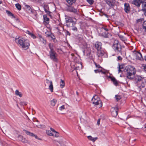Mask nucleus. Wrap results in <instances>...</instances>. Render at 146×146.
Returning a JSON list of instances; mask_svg holds the SVG:
<instances>
[{
    "instance_id": "nucleus-1",
    "label": "nucleus",
    "mask_w": 146,
    "mask_h": 146,
    "mask_svg": "<svg viewBox=\"0 0 146 146\" xmlns=\"http://www.w3.org/2000/svg\"><path fill=\"white\" fill-rule=\"evenodd\" d=\"M15 41L17 44L23 49L26 50L29 48L30 43L28 40L18 37L16 38Z\"/></svg>"
},
{
    "instance_id": "nucleus-27",
    "label": "nucleus",
    "mask_w": 146,
    "mask_h": 146,
    "mask_svg": "<svg viewBox=\"0 0 146 146\" xmlns=\"http://www.w3.org/2000/svg\"><path fill=\"white\" fill-rule=\"evenodd\" d=\"M111 81H113V84L116 86H117L118 84V83L115 79L114 77H111Z\"/></svg>"
},
{
    "instance_id": "nucleus-43",
    "label": "nucleus",
    "mask_w": 146,
    "mask_h": 146,
    "mask_svg": "<svg viewBox=\"0 0 146 146\" xmlns=\"http://www.w3.org/2000/svg\"><path fill=\"white\" fill-rule=\"evenodd\" d=\"M21 141L25 143H27V141L26 140L25 138H24L23 139H21Z\"/></svg>"
},
{
    "instance_id": "nucleus-59",
    "label": "nucleus",
    "mask_w": 146,
    "mask_h": 146,
    "mask_svg": "<svg viewBox=\"0 0 146 146\" xmlns=\"http://www.w3.org/2000/svg\"><path fill=\"white\" fill-rule=\"evenodd\" d=\"M2 2L1 1H0V4H2Z\"/></svg>"
},
{
    "instance_id": "nucleus-34",
    "label": "nucleus",
    "mask_w": 146,
    "mask_h": 146,
    "mask_svg": "<svg viewBox=\"0 0 146 146\" xmlns=\"http://www.w3.org/2000/svg\"><path fill=\"white\" fill-rule=\"evenodd\" d=\"M119 38H121V40L123 41H125L126 39L124 38L123 36L119 35Z\"/></svg>"
},
{
    "instance_id": "nucleus-42",
    "label": "nucleus",
    "mask_w": 146,
    "mask_h": 146,
    "mask_svg": "<svg viewBox=\"0 0 146 146\" xmlns=\"http://www.w3.org/2000/svg\"><path fill=\"white\" fill-rule=\"evenodd\" d=\"M72 29L75 31H77V29L76 27L73 26L72 28Z\"/></svg>"
},
{
    "instance_id": "nucleus-14",
    "label": "nucleus",
    "mask_w": 146,
    "mask_h": 146,
    "mask_svg": "<svg viewBox=\"0 0 146 146\" xmlns=\"http://www.w3.org/2000/svg\"><path fill=\"white\" fill-rule=\"evenodd\" d=\"M23 131H25V133L28 135H29L30 136H35L36 138H37V136L36 135H35V134H34L33 133H31L30 132H29L25 130H24Z\"/></svg>"
},
{
    "instance_id": "nucleus-17",
    "label": "nucleus",
    "mask_w": 146,
    "mask_h": 146,
    "mask_svg": "<svg viewBox=\"0 0 146 146\" xmlns=\"http://www.w3.org/2000/svg\"><path fill=\"white\" fill-rule=\"evenodd\" d=\"M83 52L84 54L86 53L87 56H89L90 54L91 51L89 48H88V49H87V50H85L83 51Z\"/></svg>"
},
{
    "instance_id": "nucleus-30",
    "label": "nucleus",
    "mask_w": 146,
    "mask_h": 146,
    "mask_svg": "<svg viewBox=\"0 0 146 146\" xmlns=\"http://www.w3.org/2000/svg\"><path fill=\"white\" fill-rule=\"evenodd\" d=\"M46 134L49 136H53L54 134H53L51 132V131L50 130L46 131Z\"/></svg>"
},
{
    "instance_id": "nucleus-54",
    "label": "nucleus",
    "mask_w": 146,
    "mask_h": 146,
    "mask_svg": "<svg viewBox=\"0 0 146 146\" xmlns=\"http://www.w3.org/2000/svg\"><path fill=\"white\" fill-rule=\"evenodd\" d=\"M42 39L43 40V43L44 44H46V41L45 40H44V39L43 38Z\"/></svg>"
},
{
    "instance_id": "nucleus-53",
    "label": "nucleus",
    "mask_w": 146,
    "mask_h": 146,
    "mask_svg": "<svg viewBox=\"0 0 146 146\" xmlns=\"http://www.w3.org/2000/svg\"><path fill=\"white\" fill-rule=\"evenodd\" d=\"M7 14L9 15L10 14H12V13L9 11H7Z\"/></svg>"
},
{
    "instance_id": "nucleus-3",
    "label": "nucleus",
    "mask_w": 146,
    "mask_h": 146,
    "mask_svg": "<svg viewBox=\"0 0 146 146\" xmlns=\"http://www.w3.org/2000/svg\"><path fill=\"white\" fill-rule=\"evenodd\" d=\"M49 46L50 49L49 51V56L50 59L54 62H57L58 61V59L57 58V54L54 50L53 45L50 43L49 44Z\"/></svg>"
},
{
    "instance_id": "nucleus-11",
    "label": "nucleus",
    "mask_w": 146,
    "mask_h": 146,
    "mask_svg": "<svg viewBox=\"0 0 146 146\" xmlns=\"http://www.w3.org/2000/svg\"><path fill=\"white\" fill-rule=\"evenodd\" d=\"M67 10L68 11L74 13H76L77 12V10L72 6H68L67 8Z\"/></svg>"
},
{
    "instance_id": "nucleus-29",
    "label": "nucleus",
    "mask_w": 146,
    "mask_h": 146,
    "mask_svg": "<svg viewBox=\"0 0 146 146\" xmlns=\"http://www.w3.org/2000/svg\"><path fill=\"white\" fill-rule=\"evenodd\" d=\"M115 98L117 101H118L121 99V96L119 95H116L115 96Z\"/></svg>"
},
{
    "instance_id": "nucleus-8",
    "label": "nucleus",
    "mask_w": 146,
    "mask_h": 146,
    "mask_svg": "<svg viewBox=\"0 0 146 146\" xmlns=\"http://www.w3.org/2000/svg\"><path fill=\"white\" fill-rule=\"evenodd\" d=\"M141 3L142 9L141 10L144 13V15L146 16V0H143Z\"/></svg>"
},
{
    "instance_id": "nucleus-49",
    "label": "nucleus",
    "mask_w": 146,
    "mask_h": 146,
    "mask_svg": "<svg viewBox=\"0 0 146 146\" xmlns=\"http://www.w3.org/2000/svg\"><path fill=\"white\" fill-rule=\"evenodd\" d=\"M50 129L51 131H53L55 133L56 132V131H55V130L54 129H53L52 128H50Z\"/></svg>"
},
{
    "instance_id": "nucleus-7",
    "label": "nucleus",
    "mask_w": 146,
    "mask_h": 146,
    "mask_svg": "<svg viewBox=\"0 0 146 146\" xmlns=\"http://www.w3.org/2000/svg\"><path fill=\"white\" fill-rule=\"evenodd\" d=\"M46 86H49V89L51 92H53V87L52 81L49 80L47 79L46 80V83L45 84Z\"/></svg>"
},
{
    "instance_id": "nucleus-44",
    "label": "nucleus",
    "mask_w": 146,
    "mask_h": 146,
    "mask_svg": "<svg viewBox=\"0 0 146 146\" xmlns=\"http://www.w3.org/2000/svg\"><path fill=\"white\" fill-rule=\"evenodd\" d=\"M102 71V70H94L95 72L96 73H98Z\"/></svg>"
},
{
    "instance_id": "nucleus-24",
    "label": "nucleus",
    "mask_w": 146,
    "mask_h": 146,
    "mask_svg": "<svg viewBox=\"0 0 146 146\" xmlns=\"http://www.w3.org/2000/svg\"><path fill=\"white\" fill-rule=\"evenodd\" d=\"M65 86V83L64 80H60V86L61 88H63Z\"/></svg>"
},
{
    "instance_id": "nucleus-12",
    "label": "nucleus",
    "mask_w": 146,
    "mask_h": 146,
    "mask_svg": "<svg viewBox=\"0 0 146 146\" xmlns=\"http://www.w3.org/2000/svg\"><path fill=\"white\" fill-rule=\"evenodd\" d=\"M130 7L128 3H125L124 4V11L126 13H128L130 11Z\"/></svg>"
},
{
    "instance_id": "nucleus-21",
    "label": "nucleus",
    "mask_w": 146,
    "mask_h": 146,
    "mask_svg": "<svg viewBox=\"0 0 146 146\" xmlns=\"http://www.w3.org/2000/svg\"><path fill=\"white\" fill-rule=\"evenodd\" d=\"M25 7L27 9V10L29 12H30L32 13H33L32 9L29 5H25Z\"/></svg>"
},
{
    "instance_id": "nucleus-58",
    "label": "nucleus",
    "mask_w": 146,
    "mask_h": 146,
    "mask_svg": "<svg viewBox=\"0 0 146 146\" xmlns=\"http://www.w3.org/2000/svg\"><path fill=\"white\" fill-rule=\"evenodd\" d=\"M67 34L68 35H70V33H69V32H68V31H67Z\"/></svg>"
},
{
    "instance_id": "nucleus-50",
    "label": "nucleus",
    "mask_w": 146,
    "mask_h": 146,
    "mask_svg": "<svg viewBox=\"0 0 146 146\" xmlns=\"http://www.w3.org/2000/svg\"><path fill=\"white\" fill-rule=\"evenodd\" d=\"M117 58L118 59V60H121L122 59V58L120 56H118L117 57Z\"/></svg>"
},
{
    "instance_id": "nucleus-22",
    "label": "nucleus",
    "mask_w": 146,
    "mask_h": 146,
    "mask_svg": "<svg viewBox=\"0 0 146 146\" xmlns=\"http://www.w3.org/2000/svg\"><path fill=\"white\" fill-rule=\"evenodd\" d=\"M66 1L70 5H72L73 3L76 2V0H66Z\"/></svg>"
},
{
    "instance_id": "nucleus-15",
    "label": "nucleus",
    "mask_w": 146,
    "mask_h": 146,
    "mask_svg": "<svg viewBox=\"0 0 146 146\" xmlns=\"http://www.w3.org/2000/svg\"><path fill=\"white\" fill-rule=\"evenodd\" d=\"M104 53V51L101 49L98 50V55L99 57L103 56Z\"/></svg>"
},
{
    "instance_id": "nucleus-55",
    "label": "nucleus",
    "mask_w": 146,
    "mask_h": 146,
    "mask_svg": "<svg viewBox=\"0 0 146 146\" xmlns=\"http://www.w3.org/2000/svg\"><path fill=\"white\" fill-rule=\"evenodd\" d=\"M102 74H105L106 72H103L102 70L101 72H100Z\"/></svg>"
},
{
    "instance_id": "nucleus-33",
    "label": "nucleus",
    "mask_w": 146,
    "mask_h": 146,
    "mask_svg": "<svg viewBox=\"0 0 146 146\" xmlns=\"http://www.w3.org/2000/svg\"><path fill=\"white\" fill-rule=\"evenodd\" d=\"M87 1L90 5L92 4L94 2L93 0H86Z\"/></svg>"
},
{
    "instance_id": "nucleus-6",
    "label": "nucleus",
    "mask_w": 146,
    "mask_h": 146,
    "mask_svg": "<svg viewBox=\"0 0 146 146\" xmlns=\"http://www.w3.org/2000/svg\"><path fill=\"white\" fill-rule=\"evenodd\" d=\"M112 48L114 50L117 52H121V45L118 44V41L115 40L112 46Z\"/></svg>"
},
{
    "instance_id": "nucleus-18",
    "label": "nucleus",
    "mask_w": 146,
    "mask_h": 146,
    "mask_svg": "<svg viewBox=\"0 0 146 146\" xmlns=\"http://www.w3.org/2000/svg\"><path fill=\"white\" fill-rule=\"evenodd\" d=\"M44 23L45 25L48 24L49 23V19L46 16L45 17L44 15Z\"/></svg>"
},
{
    "instance_id": "nucleus-28",
    "label": "nucleus",
    "mask_w": 146,
    "mask_h": 146,
    "mask_svg": "<svg viewBox=\"0 0 146 146\" xmlns=\"http://www.w3.org/2000/svg\"><path fill=\"white\" fill-rule=\"evenodd\" d=\"M15 94L17 96H19L20 97L22 96V94L21 92H19L18 90H16L15 91Z\"/></svg>"
},
{
    "instance_id": "nucleus-39",
    "label": "nucleus",
    "mask_w": 146,
    "mask_h": 146,
    "mask_svg": "<svg viewBox=\"0 0 146 146\" xmlns=\"http://www.w3.org/2000/svg\"><path fill=\"white\" fill-rule=\"evenodd\" d=\"M55 134L54 135V136L55 137H58L59 136V133L57 132H56L55 133Z\"/></svg>"
},
{
    "instance_id": "nucleus-26",
    "label": "nucleus",
    "mask_w": 146,
    "mask_h": 146,
    "mask_svg": "<svg viewBox=\"0 0 146 146\" xmlns=\"http://www.w3.org/2000/svg\"><path fill=\"white\" fill-rule=\"evenodd\" d=\"M106 2L109 6H113V4L111 0H106Z\"/></svg>"
},
{
    "instance_id": "nucleus-62",
    "label": "nucleus",
    "mask_w": 146,
    "mask_h": 146,
    "mask_svg": "<svg viewBox=\"0 0 146 146\" xmlns=\"http://www.w3.org/2000/svg\"><path fill=\"white\" fill-rule=\"evenodd\" d=\"M71 55L72 56H73L74 55V54H71Z\"/></svg>"
},
{
    "instance_id": "nucleus-32",
    "label": "nucleus",
    "mask_w": 146,
    "mask_h": 146,
    "mask_svg": "<svg viewBox=\"0 0 146 146\" xmlns=\"http://www.w3.org/2000/svg\"><path fill=\"white\" fill-rule=\"evenodd\" d=\"M36 126L37 127L40 128H43L45 126L44 125L41 124H37L36 125Z\"/></svg>"
},
{
    "instance_id": "nucleus-63",
    "label": "nucleus",
    "mask_w": 146,
    "mask_h": 146,
    "mask_svg": "<svg viewBox=\"0 0 146 146\" xmlns=\"http://www.w3.org/2000/svg\"><path fill=\"white\" fill-rule=\"evenodd\" d=\"M36 122H38V120H36Z\"/></svg>"
},
{
    "instance_id": "nucleus-51",
    "label": "nucleus",
    "mask_w": 146,
    "mask_h": 146,
    "mask_svg": "<svg viewBox=\"0 0 146 146\" xmlns=\"http://www.w3.org/2000/svg\"><path fill=\"white\" fill-rule=\"evenodd\" d=\"M100 119H99L98 120L97 122V124L99 125L100 124Z\"/></svg>"
},
{
    "instance_id": "nucleus-48",
    "label": "nucleus",
    "mask_w": 146,
    "mask_h": 146,
    "mask_svg": "<svg viewBox=\"0 0 146 146\" xmlns=\"http://www.w3.org/2000/svg\"><path fill=\"white\" fill-rule=\"evenodd\" d=\"M71 23L72 24V25L73 26H74L76 24V22L75 21H73V22H72Z\"/></svg>"
},
{
    "instance_id": "nucleus-41",
    "label": "nucleus",
    "mask_w": 146,
    "mask_h": 146,
    "mask_svg": "<svg viewBox=\"0 0 146 146\" xmlns=\"http://www.w3.org/2000/svg\"><path fill=\"white\" fill-rule=\"evenodd\" d=\"M94 64H95L96 68H102L99 65L97 64L95 62H94Z\"/></svg>"
},
{
    "instance_id": "nucleus-46",
    "label": "nucleus",
    "mask_w": 146,
    "mask_h": 146,
    "mask_svg": "<svg viewBox=\"0 0 146 146\" xmlns=\"http://www.w3.org/2000/svg\"><path fill=\"white\" fill-rule=\"evenodd\" d=\"M23 137L21 136H19L18 137L19 140L20 141H21V139H23Z\"/></svg>"
},
{
    "instance_id": "nucleus-64",
    "label": "nucleus",
    "mask_w": 146,
    "mask_h": 146,
    "mask_svg": "<svg viewBox=\"0 0 146 146\" xmlns=\"http://www.w3.org/2000/svg\"><path fill=\"white\" fill-rule=\"evenodd\" d=\"M145 115L146 116V112L145 113Z\"/></svg>"
},
{
    "instance_id": "nucleus-2",
    "label": "nucleus",
    "mask_w": 146,
    "mask_h": 146,
    "mask_svg": "<svg viewBox=\"0 0 146 146\" xmlns=\"http://www.w3.org/2000/svg\"><path fill=\"white\" fill-rule=\"evenodd\" d=\"M125 70L127 78L130 80L133 79L136 72L135 68L131 66H129L126 67Z\"/></svg>"
},
{
    "instance_id": "nucleus-36",
    "label": "nucleus",
    "mask_w": 146,
    "mask_h": 146,
    "mask_svg": "<svg viewBox=\"0 0 146 146\" xmlns=\"http://www.w3.org/2000/svg\"><path fill=\"white\" fill-rule=\"evenodd\" d=\"M102 30V31H103V30H105L106 31V33H105L107 34L108 33V29L107 28H106L105 27H102V28H101Z\"/></svg>"
},
{
    "instance_id": "nucleus-35",
    "label": "nucleus",
    "mask_w": 146,
    "mask_h": 146,
    "mask_svg": "<svg viewBox=\"0 0 146 146\" xmlns=\"http://www.w3.org/2000/svg\"><path fill=\"white\" fill-rule=\"evenodd\" d=\"M45 33L48 36H49L51 34V32L50 31H47L45 32Z\"/></svg>"
},
{
    "instance_id": "nucleus-16",
    "label": "nucleus",
    "mask_w": 146,
    "mask_h": 146,
    "mask_svg": "<svg viewBox=\"0 0 146 146\" xmlns=\"http://www.w3.org/2000/svg\"><path fill=\"white\" fill-rule=\"evenodd\" d=\"M88 139L90 141H92L93 142H94L97 139V137H93L91 136H88L87 137Z\"/></svg>"
},
{
    "instance_id": "nucleus-5",
    "label": "nucleus",
    "mask_w": 146,
    "mask_h": 146,
    "mask_svg": "<svg viewBox=\"0 0 146 146\" xmlns=\"http://www.w3.org/2000/svg\"><path fill=\"white\" fill-rule=\"evenodd\" d=\"M133 79L135 82L138 83V87L139 88L144 86V84L142 81V78L141 77L138 75L134 76Z\"/></svg>"
},
{
    "instance_id": "nucleus-45",
    "label": "nucleus",
    "mask_w": 146,
    "mask_h": 146,
    "mask_svg": "<svg viewBox=\"0 0 146 146\" xmlns=\"http://www.w3.org/2000/svg\"><path fill=\"white\" fill-rule=\"evenodd\" d=\"M20 104L21 105H27V103H25L24 102H20Z\"/></svg>"
},
{
    "instance_id": "nucleus-31",
    "label": "nucleus",
    "mask_w": 146,
    "mask_h": 146,
    "mask_svg": "<svg viewBox=\"0 0 146 146\" xmlns=\"http://www.w3.org/2000/svg\"><path fill=\"white\" fill-rule=\"evenodd\" d=\"M15 6L18 10H21V6L18 3L16 4Z\"/></svg>"
},
{
    "instance_id": "nucleus-20",
    "label": "nucleus",
    "mask_w": 146,
    "mask_h": 146,
    "mask_svg": "<svg viewBox=\"0 0 146 146\" xmlns=\"http://www.w3.org/2000/svg\"><path fill=\"white\" fill-rule=\"evenodd\" d=\"M26 33L31 36V37L33 38H36L35 36L33 33H31L28 30L26 31Z\"/></svg>"
},
{
    "instance_id": "nucleus-9",
    "label": "nucleus",
    "mask_w": 146,
    "mask_h": 146,
    "mask_svg": "<svg viewBox=\"0 0 146 146\" xmlns=\"http://www.w3.org/2000/svg\"><path fill=\"white\" fill-rule=\"evenodd\" d=\"M134 55L136 57V58L137 60H141L142 59V55L140 52H135L134 53Z\"/></svg>"
},
{
    "instance_id": "nucleus-52",
    "label": "nucleus",
    "mask_w": 146,
    "mask_h": 146,
    "mask_svg": "<svg viewBox=\"0 0 146 146\" xmlns=\"http://www.w3.org/2000/svg\"><path fill=\"white\" fill-rule=\"evenodd\" d=\"M44 10H45V11L46 12V13H47L48 14H49L50 13V12L48 11L47 10H46V9H44Z\"/></svg>"
},
{
    "instance_id": "nucleus-57",
    "label": "nucleus",
    "mask_w": 146,
    "mask_h": 146,
    "mask_svg": "<svg viewBox=\"0 0 146 146\" xmlns=\"http://www.w3.org/2000/svg\"><path fill=\"white\" fill-rule=\"evenodd\" d=\"M144 70L146 72V66L144 67Z\"/></svg>"
},
{
    "instance_id": "nucleus-23",
    "label": "nucleus",
    "mask_w": 146,
    "mask_h": 146,
    "mask_svg": "<svg viewBox=\"0 0 146 146\" xmlns=\"http://www.w3.org/2000/svg\"><path fill=\"white\" fill-rule=\"evenodd\" d=\"M57 100L55 99H53V100L51 101V105L53 106H55L56 103L57 102Z\"/></svg>"
},
{
    "instance_id": "nucleus-47",
    "label": "nucleus",
    "mask_w": 146,
    "mask_h": 146,
    "mask_svg": "<svg viewBox=\"0 0 146 146\" xmlns=\"http://www.w3.org/2000/svg\"><path fill=\"white\" fill-rule=\"evenodd\" d=\"M58 143H59L60 144V146H66V145H62V144L63 143V142L62 141H61L60 142H58Z\"/></svg>"
},
{
    "instance_id": "nucleus-60",
    "label": "nucleus",
    "mask_w": 146,
    "mask_h": 146,
    "mask_svg": "<svg viewBox=\"0 0 146 146\" xmlns=\"http://www.w3.org/2000/svg\"><path fill=\"white\" fill-rule=\"evenodd\" d=\"M145 60L146 61V56L145 57Z\"/></svg>"
},
{
    "instance_id": "nucleus-13",
    "label": "nucleus",
    "mask_w": 146,
    "mask_h": 146,
    "mask_svg": "<svg viewBox=\"0 0 146 146\" xmlns=\"http://www.w3.org/2000/svg\"><path fill=\"white\" fill-rule=\"evenodd\" d=\"M95 47L97 50L101 49V43L99 42H97L95 44Z\"/></svg>"
},
{
    "instance_id": "nucleus-40",
    "label": "nucleus",
    "mask_w": 146,
    "mask_h": 146,
    "mask_svg": "<svg viewBox=\"0 0 146 146\" xmlns=\"http://www.w3.org/2000/svg\"><path fill=\"white\" fill-rule=\"evenodd\" d=\"M65 109L64 105H62L59 108V110L60 111H62Z\"/></svg>"
},
{
    "instance_id": "nucleus-10",
    "label": "nucleus",
    "mask_w": 146,
    "mask_h": 146,
    "mask_svg": "<svg viewBox=\"0 0 146 146\" xmlns=\"http://www.w3.org/2000/svg\"><path fill=\"white\" fill-rule=\"evenodd\" d=\"M143 1V0H134L132 2V3L138 7H139Z\"/></svg>"
},
{
    "instance_id": "nucleus-56",
    "label": "nucleus",
    "mask_w": 146,
    "mask_h": 146,
    "mask_svg": "<svg viewBox=\"0 0 146 146\" xmlns=\"http://www.w3.org/2000/svg\"><path fill=\"white\" fill-rule=\"evenodd\" d=\"M9 15H10V16H12L13 17H14V16L13 14L12 13V14H9Z\"/></svg>"
},
{
    "instance_id": "nucleus-61",
    "label": "nucleus",
    "mask_w": 146,
    "mask_h": 146,
    "mask_svg": "<svg viewBox=\"0 0 146 146\" xmlns=\"http://www.w3.org/2000/svg\"><path fill=\"white\" fill-rule=\"evenodd\" d=\"M105 37H107V35H105Z\"/></svg>"
},
{
    "instance_id": "nucleus-19",
    "label": "nucleus",
    "mask_w": 146,
    "mask_h": 146,
    "mask_svg": "<svg viewBox=\"0 0 146 146\" xmlns=\"http://www.w3.org/2000/svg\"><path fill=\"white\" fill-rule=\"evenodd\" d=\"M114 111H113L111 112L113 116L114 117H116L117 115V111L116 110L117 108H114Z\"/></svg>"
},
{
    "instance_id": "nucleus-4",
    "label": "nucleus",
    "mask_w": 146,
    "mask_h": 146,
    "mask_svg": "<svg viewBox=\"0 0 146 146\" xmlns=\"http://www.w3.org/2000/svg\"><path fill=\"white\" fill-rule=\"evenodd\" d=\"M91 102L94 105L97 106V107L98 108L101 107L102 106L101 101L96 95L93 96Z\"/></svg>"
},
{
    "instance_id": "nucleus-37",
    "label": "nucleus",
    "mask_w": 146,
    "mask_h": 146,
    "mask_svg": "<svg viewBox=\"0 0 146 146\" xmlns=\"http://www.w3.org/2000/svg\"><path fill=\"white\" fill-rule=\"evenodd\" d=\"M123 66H120V65H119V67H118V72L119 73L120 72H122V71L121 70V69L123 68Z\"/></svg>"
},
{
    "instance_id": "nucleus-38",
    "label": "nucleus",
    "mask_w": 146,
    "mask_h": 146,
    "mask_svg": "<svg viewBox=\"0 0 146 146\" xmlns=\"http://www.w3.org/2000/svg\"><path fill=\"white\" fill-rule=\"evenodd\" d=\"M143 28L146 30V21H145L143 24Z\"/></svg>"
},
{
    "instance_id": "nucleus-25",
    "label": "nucleus",
    "mask_w": 146,
    "mask_h": 146,
    "mask_svg": "<svg viewBox=\"0 0 146 146\" xmlns=\"http://www.w3.org/2000/svg\"><path fill=\"white\" fill-rule=\"evenodd\" d=\"M66 21V23H67V25H69L70 26V25L68 23H71L72 22H73V20L72 18H70Z\"/></svg>"
}]
</instances>
